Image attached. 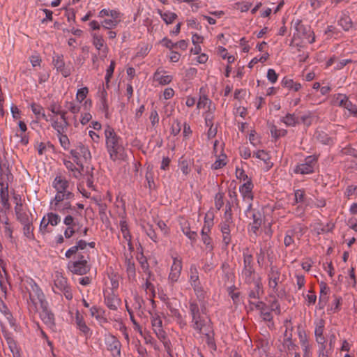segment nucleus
<instances>
[{"instance_id": "obj_17", "label": "nucleus", "mask_w": 357, "mask_h": 357, "mask_svg": "<svg viewBox=\"0 0 357 357\" xmlns=\"http://www.w3.org/2000/svg\"><path fill=\"white\" fill-rule=\"evenodd\" d=\"M95 242H90L87 243L84 240H79V241H77L75 245L71 247L66 251L65 256L67 258H70L73 255L76 254L78 252H87L88 253H89L86 250V247L89 246L91 249H93L95 248Z\"/></svg>"}, {"instance_id": "obj_46", "label": "nucleus", "mask_w": 357, "mask_h": 357, "mask_svg": "<svg viewBox=\"0 0 357 357\" xmlns=\"http://www.w3.org/2000/svg\"><path fill=\"white\" fill-rule=\"evenodd\" d=\"M347 99L348 98L345 95L338 93L337 95L333 97L332 100V103L333 105L344 107V104H346V101Z\"/></svg>"}, {"instance_id": "obj_57", "label": "nucleus", "mask_w": 357, "mask_h": 357, "mask_svg": "<svg viewBox=\"0 0 357 357\" xmlns=\"http://www.w3.org/2000/svg\"><path fill=\"white\" fill-rule=\"evenodd\" d=\"M115 66H116L115 61H112L111 63H110L109 66L107 68V69L106 70L105 82H106V84H107V88L109 87V85H108V83L109 82V79L112 77V75L114 73Z\"/></svg>"}, {"instance_id": "obj_14", "label": "nucleus", "mask_w": 357, "mask_h": 357, "mask_svg": "<svg viewBox=\"0 0 357 357\" xmlns=\"http://www.w3.org/2000/svg\"><path fill=\"white\" fill-rule=\"evenodd\" d=\"M104 302L111 310H117L121 305V299L113 290L104 291Z\"/></svg>"}, {"instance_id": "obj_2", "label": "nucleus", "mask_w": 357, "mask_h": 357, "mask_svg": "<svg viewBox=\"0 0 357 357\" xmlns=\"http://www.w3.org/2000/svg\"><path fill=\"white\" fill-rule=\"evenodd\" d=\"M189 310L192 317L191 323L193 329L197 331L198 333H207L211 324L202 315V314H204V309L201 310L197 302L190 301L189 302Z\"/></svg>"}, {"instance_id": "obj_32", "label": "nucleus", "mask_w": 357, "mask_h": 357, "mask_svg": "<svg viewBox=\"0 0 357 357\" xmlns=\"http://www.w3.org/2000/svg\"><path fill=\"white\" fill-rule=\"evenodd\" d=\"M242 278L247 284H251L255 281V268H243L241 272Z\"/></svg>"}, {"instance_id": "obj_51", "label": "nucleus", "mask_w": 357, "mask_h": 357, "mask_svg": "<svg viewBox=\"0 0 357 357\" xmlns=\"http://www.w3.org/2000/svg\"><path fill=\"white\" fill-rule=\"evenodd\" d=\"M65 107L69 112L74 114H78L82 108L81 106L77 104L74 100L66 101Z\"/></svg>"}, {"instance_id": "obj_13", "label": "nucleus", "mask_w": 357, "mask_h": 357, "mask_svg": "<svg viewBox=\"0 0 357 357\" xmlns=\"http://www.w3.org/2000/svg\"><path fill=\"white\" fill-rule=\"evenodd\" d=\"M105 342L112 357H121V344L114 335H105Z\"/></svg>"}, {"instance_id": "obj_45", "label": "nucleus", "mask_w": 357, "mask_h": 357, "mask_svg": "<svg viewBox=\"0 0 357 357\" xmlns=\"http://www.w3.org/2000/svg\"><path fill=\"white\" fill-rule=\"evenodd\" d=\"M228 197H229V200L227 201V202L231 204L235 205L236 208L240 209L239 200L238 198L237 192H236L235 189L229 190Z\"/></svg>"}, {"instance_id": "obj_4", "label": "nucleus", "mask_w": 357, "mask_h": 357, "mask_svg": "<svg viewBox=\"0 0 357 357\" xmlns=\"http://www.w3.org/2000/svg\"><path fill=\"white\" fill-rule=\"evenodd\" d=\"M75 255H77V260L68 262V270L76 275H82L86 274L90 271V265L89 264L90 259L89 253L87 252H78Z\"/></svg>"}, {"instance_id": "obj_25", "label": "nucleus", "mask_w": 357, "mask_h": 357, "mask_svg": "<svg viewBox=\"0 0 357 357\" xmlns=\"http://www.w3.org/2000/svg\"><path fill=\"white\" fill-rule=\"evenodd\" d=\"M297 35L300 36L299 34L301 32L303 33V39L306 40V42L309 43H312L315 40L314 32L310 29V28H306L302 24H298L296 26Z\"/></svg>"}, {"instance_id": "obj_60", "label": "nucleus", "mask_w": 357, "mask_h": 357, "mask_svg": "<svg viewBox=\"0 0 357 357\" xmlns=\"http://www.w3.org/2000/svg\"><path fill=\"white\" fill-rule=\"evenodd\" d=\"M101 311L102 310L100 308L97 307L96 306H92L90 308L91 316L95 317L97 320H100V319L101 318L104 319L105 322H107V319L101 315Z\"/></svg>"}, {"instance_id": "obj_12", "label": "nucleus", "mask_w": 357, "mask_h": 357, "mask_svg": "<svg viewBox=\"0 0 357 357\" xmlns=\"http://www.w3.org/2000/svg\"><path fill=\"white\" fill-rule=\"evenodd\" d=\"M317 163V158L314 155L307 156L303 163L296 166L294 172L295 174H309L314 172V166Z\"/></svg>"}, {"instance_id": "obj_3", "label": "nucleus", "mask_w": 357, "mask_h": 357, "mask_svg": "<svg viewBox=\"0 0 357 357\" xmlns=\"http://www.w3.org/2000/svg\"><path fill=\"white\" fill-rule=\"evenodd\" d=\"M26 289L29 294L31 302L34 306V309L42 320L43 314L45 312L44 294L42 289L32 280L28 282Z\"/></svg>"}, {"instance_id": "obj_22", "label": "nucleus", "mask_w": 357, "mask_h": 357, "mask_svg": "<svg viewBox=\"0 0 357 357\" xmlns=\"http://www.w3.org/2000/svg\"><path fill=\"white\" fill-rule=\"evenodd\" d=\"M52 126L57 131V133H63L67 128L68 122L64 114L53 116L52 117Z\"/></svg>"}, {"instance_id": "obj_5", "label": "nucleus", "mask_w": 357, "mask_h": 357, "mask_svg": "<svg viewBox=\"0 0 357 357\" xmlns=\"http://www.w3.org/2000/svg\"><path fill=\"white\" fill-rule=\"evenodd\" d=\"M268 286L272 292L278 296H282L284 291L280 290V285L284 281L285 275L281 274L280 269L274 265H271L268 272Z\"/></svg>"}, {"instance_id": "obj_37", "label": "nucleus", "mask_w": 357, "mask_h": 357, "mask_svg": "<svg viewBox=\"0 0 357 357\" xmlns=\"http://www.w3.org/2000/svg\"><path fill=\"white\" fill-rule=\"evenodd\" d=\"M189 282H190L191 286L195 285V284H199L200 283L199 278V272H198L197 268L195 265L190 266Z\"/></svg>"}, {"instance_id": "obj_36", "label": "nucleus", "mask_w": 357, "mask_h": 357, "mask_svg": "<svg viewBox=\"0 0 357 357\" xmlns=\"http://www.w3.org/2000/svg\"><path fill=\"white\" fill-rule=\"evenodd\" d=\"M157 13L167 24H172L177 17L176 13L170 11L162 12L161 10H158Z\"/></svg>"}, {"instance_id": "obj_54", "label": "nucleus", "mask_w": 357, "mask_h": 357, "mask_svg": "<svg viewBox=\"0 0 357 357\" xmlns=\"http://www.w3.org/2000/svg\"><path fill=\"white\" fill-rule=\"evenodd\" d=\"M270 131L272 137L278 139L280 137L284 136L287 134V130L284 129H278L276 126L271 125L270 127Z\"/></svg>"}, {"instance_id": "obj_38", "label": "nucleus", "mask_w": 357, "mask_h": 357, "mask_svg": "<svg viewBox=\"0 0 357 357\" xmlns=\"http://www.w3.org/2000/svg\"><path fill=\"white\" fill-rule=\"evenodd\" d=\"M142 229L153 242L157 243L158 241V236L153 227V225L146 223L142 225Z\"/></svg>"}, {"instance_id": "obj_42", "label": "nucleus", "mask_w": 357, "mask_h": 357, "mask_svg": "<svg viewBox=\"0 0 357 357\" xmlns=\"http://www.w3.org/2000/svg\"><path fill=\"white\" fill-rule=\"evenodd\" d=\"M191 162L190 160H185V159H183V158H181L179 160V163H178V167H179V169H181V171L182 172V173L185 175V176H187L190 174V172H191Z\"/></svg>"}, {"instance_id": "obj_30", "label": "nucleus", "mask_w": 357, "mask_h": 357, "mask_svg": "<svg viewBox=\"0 0 357 357\" xmlns=\"http://www.w3.org/2000/svg\"><path fill=\"white\" fill-rule=\"evenodd\" d=\"M8 197V186H3V185H1L0 190V202L5 210H8L10 208Z\"/></svg>"}, {"instance_id": "obj_9", "label": "nucleus", "mask_w": 357, "mask_h": 357, "mask_svg": "<svg viewBox=\"0 0 357 357\" xmlns=\"http://www.w3.org/2000/svg\"><path fill=\"white\" fill-rule=\"evenodd\" d=\"M70 154L73 158L74 162L83 169V162L90 160L91 158V153L88 147L82 144H78L75 149L70 151Z\"/></svg>"}, {"instance_id": "obj_10", "label": "nucleus", "mask_w": 357, "mask_h": 357, "mask_svg": "<svg viewBox=\"0 0 357 357\" xmlns=\"http://www.w3.org/2000/svg\"><path fill=\"white\" fill-rule=\"evenodd\" d=\"M172 264L170 267V271L168 275V281L172 285L178 281L183 268V261L177 254L172 256Z\"/></svg>"}, {"instance_id": "obj_43", "label": "nucleus", "mask_w": 357, "mask_h": 357, "mask_svg": "<svg viewBox=\"0 0 357 357\" xmlns=\"http://www.w3.org/2000/svg\"><path fill=\"white\" fill-rule=\"evenodd\" d=\"M93 45L96 47L98 50H100L105 46V40L99 33H92Z\"/></svg>"}, {"instance_id": "obj_63", "label": "nucleus", "mask_w": 357, "mask_h": 357, "mask_svg": "<svg viewBox=\"0 0 357 357\" xmlns=\"http://www.w3.org/2000/svg\"><path fill=\"white\" fill-rule=\"evenodd\" d=\"M151 282L152 281L145 280L144 284H142V287L146 291V293H150L151 297H154L155 287Z\"/></svg>"}, {"instance_id": "obj_31", "label": "nucleus", "mask_w": 357, "mask_h": 357, "mask_svg": "<svg viewBox=\"0 0 357 357\" xmlns=\"http://www.w3.org/2000/svg\"><path fill=\"white\" fill-rule=\"evenodd\" d=\"M120 227H121V231L122 233L123 237L125 239V241L128 243V245L132 248V243H131V235L128 229V225L126 220H120Z\"/></svg>"}, {"instance_id": "obj_34", "label": "nucleus", "mask_w": 357, "mask_h": 357, "mask_svg": "<svg viewBox=\"0 0 357 357\" xmlns=\"http://www.w3.org/2000/svg\"><path fill=\"white\" fill-rule=\"evenodd\" d=\"M126 272L129 280H135L136 269L135 265L132 259H126Z\"/></svg>"}, {"instance_id": "obj_7", "label": "nucleus", "mask_w": 357, "mask_h": 357, "mask_svg": "<svg viewBox=\"0 0 357 357\" xmlns=\"http://www.w3.org/2000/svg\"><path fill=\"white\" fill-rule=\"evenodd\" d=\"M14 199L15 202V211L16 216L20 223L33 222V215L28 209L27 206L22 202L20 195H15Z\"/></svg>"}, {"instance_id": "obj_6", "label": "nucleus", "mask_w": 357, "mask_h": 357, "mask_svg": "<svg viewBox=\"0 0 357 357\" xmlns=\"http://www.w3.org/2000/svg\"><path fill=\"white\" fill-rule=\"evenodd\" d=\"M98 17L103 19L101 24L107 29L115 28L121 22V14L116 10L104 8L98 13Z\"/></svg>"}, {"instance_id": "obj_8", "label": "nucleus", "mask_w": 357, "mask_h": 357, "mask_svg": "<svg viewBox=\"0 0 357 357\" xmlns=\"http://www.w3.org/2000/svg\"><path fill=\"white\" fill-rule=\"evenodd\" d=\"M54 284L53 290L55 293L61 291L63 293L66 299L71 300L73 298L70 287L68 284L67 279L61 273L58 272L55 273Z\"/></svg>"}, {"instance_id": "obj_47", "label": "nucleus", "mask_w": 357, "mask_h": 357, "mask_svg": "<svg viewBox=\"0 0 357 357\" xmlns=\"http://www.w3.org/2000/svg\"><path fill=\"white\" fill-rule=\"evenodd\" d=\"M347 99L348 98L345 95L338 93L337 95L333 97L332 100V103L333 105L344 107V104H346V101Z\"/></svg>"}, {"instance_id": "obj_61", "label": "nucleus", "mask_w": 357, "mask_h": 357, "mask_svg": "<svg viewBox=\"0 0 357 357\" xmlns=\"http://www.w3.org/2000/svg\"><path fill=\"white\" fill-rule=\"evenodd\" d=\"M150 51V47L147 44H142L138 47L136 56L138 57H144Z\"/></svg>"}, {"instance_id": "obj_27", "label": "nucleus", "mask_w": 357, "mask_h": 357, "mask_svg": "<svg viewBox=\"0 0 357 357\" xmlns=\"http://www.w3.org/2000/svg\"><path fill=\"white\" fill-rule=\"evenodd\" d=\"M330 291L329 287L324 282L320 284V295L319 299V308H324L327 302V295Z\"/></svg>"}, {"instance_id": "obj_24", "label": "nucleus", "mask_w": 357, "mask_h": 357, "mask_svg": "<svg viewBox=\"0 0 357 357\" xmlns=\"http://www.w3.org/2000/svg\"><path fill=\"white\" fill-rule=\"evenodd\" d=\"M73 193L70 192H56L54 199L50 202V208L53 211L59 209V205L61 202L64 199H69L73 197Z\"/></svg>"}, {"instance_id": "obj_39", "label": "nucleus", "mask_w": 357, "mask_h": 357, "mask_svg": "<svg viewBox=\"0 0 357 357\" xmlns=\"http://www.w3.org/2000/svg\"><path fill=\"white\" fill-rule=\"evenodd\" d=\"M64 165L66 167L72 172L73 176L75 178H79L81 176V169H82L79 166L75 167L74 163L70 160H64Z\"/></svg>"}, {"instance_id": "obj_1", "label": "nucleus", "mask_w": 357, "mask_h": 357, "mask_svg": "<svg viewBox=\"0 0 357 357\" xmlns=\"http://www.w3.org/2000/svg\"><path fill=\"white\" fill-rule=\"evenodd\" d=\"M106 149L112 160H122L125 158V149L122 139L109 126L105 128Z\"/></svg>"}, {"instance_id": "obj_48", "label": "nucleus", "mask_w": 357, "mask_h": 357, "mask_svg": "<svg viewBox=\"0 0 357 357\" xmlns=\"http://www.w3.org/2000/svg\"><path fill=\"white\" fill-rule=\"evenodd\" d=\"M347 99L348 98L345 95L338 93L337 95L333 97L332 100V103L333 105L344 107V104H346V101Z\"/></svg>"}, {"instance_id": "obj_16", "label": "nucleus", "mask_w": 357, "mask_h": 357, "mask_svg": "<svg viewBox=\"0 0 357 357\" xmlns=\"http://www.w3.org/2000/svg\"><path fill=\"white\" fill-rule=\"evenodd\" d=\"M211 225L212 222L205 221V224L201 231L202 241L205 245L206 250L208 252H212L214 248L213 240L209 236Z\"/></svg>"}, {"instance_id": "obj_50", "label": "nucleus", "mask_w": 357, "mask_h": 357, "mask_svg": "<svg viewBox=\"0 0 357 357\" xmlns=\"http://www.w3.org/2000/svg\"><path fill=\"white\" fill-rule=\"evenodd\" d=\"M225 194L223 192L219 191L217 192L214 197L215 207L217 210H220L223 206Z\"/></svg>"}, {"instance_id": "obj_29", "label": "nucleus", "mask_w": 357, "mask_h": 357, "mask_svg": "<svg viewBox=\"0 0 357 357\" xmlns=\"http://www.w3.org/2000/svg\"><path fill=\"white\" fill-rule=\"evenodd\" d=\"M243 267L247 268H254L253 266V255L248 248H245L243 250Z\"/></svg>"}, {"instance_id": "obj_21", "label": "nucleus", "mask_w": 357, "mask_h": 357, "mask_svg": "<svg viewBox=\"0 0 357 357\" xmlns=\"http://www.w3.org/2000/svg\"><path fill=\"white\" fill-rule=\"evenodd\" d=\"M172 77L164 70H158L154 73L153 83L155 87L168 84L172 82Z\"/></svg>"}, {"instance_id": "obj_33", "label": "nucleus", "mask_w": 357, "mask_h": 357, "mask_svg": "<svg viewBox=\"0 0 357 357\" xmlns=\"http://www.w3.org/2000/svg\"><path fill=\"white\" fill-rule=\"evenodd\" d=\"M181 230L183 233L191 241H195L197 238V233L190 230V225L188 221L181 223Z\"/></svg>"}, {"instance_id": "obj_41", "label": "nucleus", "mask_w": 357, "mask_h": 357, "mask_svg": "<svg viewBox=\"0 0 357 357\" xmlns=\"http://www.w3.org/2000/svg\"><path fill=\"white\" fill-rule=\"evenodd\" d=\"M282 86L289 89H300L301 88V85L299 83L294 82L292 79L288 77L283 78L282 80Z\"/></svg>"}, {"instance_id": "obj_52", "label": "nucleus", "mask_w": 357, "mask_h": 357, "mask_svg": "<svg viewBox=\"0 0 357 357\" xmlns=\"http://www.w3.org/2000/svg\"><path fill=\"white\" fill-rule=\"evenodd\" d=\"M46 326H47L53 331H55V319L52 312H49L46 309Z\"/></svg>"}, {"instance_id": "obj_11", "label": "nucleus", "mask_w": 357, "mask_h": 357, "mask_svg": "<svg viewBox=\"0 0 357 357\" xmlns=\"http://www.w3.org/2000/svg\"><path fill=\"white\" fill-rule=\"evenodd\" d=\"M151 324L158 338L162 342L165 347H168L169 342L167 340L166 333L162 329V319L158 314H151Z\"/></svg>"}, {"instance_id": "obj_58", "label": "nucleus", "mask_w": 357, "mask_h": 357, "mask_svg": "<svg viewBox=\"0 0 357 357\" xmlns=\"http://www.w3.org/2000/svg\"><path fill=\"white\" fill-rule=\"evenodd\" d=\"M301 347L303 351V357L312 356V345L310 342L301 344Z\"/></svg>"}, {"instance_id": "obj_62", "label": "nucleus", "mask_w": 357, "mask_h": 357, "mask_svg": "<svg viewBox=\"0 0 357 357\" xmlns=\"http://www.w3.org/2000/svg\"><path fill=\"white\" fill-rule=\"evenodd\" d=\"M248 218L252 219V222H262V214L258 210L252 211V213L246 215Z\"/></svg>"}, {"instance_id": "obj_26", "label": "nucleus", "mask_w": 357, "mask_h": 357, "mask_svg": "<svg viewBox=\"0 0 357 357\" xmlns=\"http://www.w3.org/2000/svg\"><path fill=\"white\" fill-rule=\"evenodd\" d=\"M69 183L67 180L61 176H57L53 182V187L56 192H70L68 190Z\"/></svg>"}, {"instance_id": "obj_28", "label": "nucleus", "mask_w": 357, "mask_h": 357, "mask_svg": "<svg viewBox=\"0 0 357 357\" xmlns=\"http://www.w3.org/2000/svg\"><path fill=\"white\" fill-rule=\"evenodd\" d=\"M283 345L287 349L288 355H293L298 349V346L292 341V334L291 333H289V337L284 338Z\"/></svg>"}, {"instance_id": "obj_15", "label": "nucleus", "mask_w": 357, "mask_h": 357, "mask_svg": "<svg viewBox=\"0 0 357 357\" xmlns=\"http://www.w3.org/2000/svg\"><path fill=\"white\" fill-rule=\"evenodd\" d=\"M53 65L56 70L61 73V75L66 77L70 75L73 68L72 65L69 63H65L63 59V56L55 55L53 57Z\"/></svg>"}, {"instance_id": "obj_20", "label": "nucleus", "mask_w": 357, "mask_h": 357, "mask_svg": "<svg viewBox=\"0 0 357 357\" xmlns=\"http://www.w3.org/2000/svg\"><path fill=\"white\" fill-rule=\"evenodd\" d=\"M234 225L233 219L225 218L220 225V231L222 234V243L227 247L231 242L230 227Z\"/></svg>"}, {"instance_id": "obj_23", "label": "nucleus", "mask_w": 357, "mask_h": 357, "mask_svg": "<svg viewBox=\"0 0 357 357\" xmlns=\"http://www.w3.org/2000/svg\"><path fill=\"white\" fill-rule=\"evenodd\" d=\"M89 91H77L76 98L74 101L77 102L84 111L91 109L92 102L89 98H86Z\"/></svg>"}, {"instance_id": "obj_44", "label": "nucleus", "mask_w": 357, "mask_h": 357, "mask_svg": "<svg viewBox=\"0 0 357 357\" xmlns=\"http://www.w3.org/2000/svg\"><path fill=\"white\" fill-rule=\"evenodd\" d=\"M338 24L344 30L349 31L352 26V22L351 18L346 15H342L338 20Z\"/></svg>"}, {"instance_id": "obj_49", "label": "nucleus", "mask_w": 357, "mask_h": 357, "mask_svg": "<svg viewBox=\"0 0 357 357\" xmlns=\"http://www.w3.org/2000/svg\"><path fill=\"white\" fill-rule=\"evenodd\" d=\"M200 335H204L206 339V343L209 348H211L212 350H216V344L214 342V340L212 337V328L211 326L208 327V331L205 333H199Z\"/></svg>"}, {"instance_id": "obj_64", "label": "nucleus", "mask_w": 357, "mask_h": 357, "mask_svg": "<svg viewBox=\"0 0 357 357\" xmlns=\"http://www.w3.org/2000/svg\"><path fill=\"white\" fill-rule=\"evenodd\" d=\"M33 222H28V223H24L22 224L23 226V232L26 237L31 238L33 236L32 231H33Z\"/></svg>"}, {"instance_id": "obj_35", "label": "nucleus", "mask_w": 357, "mask_h": 357, "mask_svg": "<svg viewBox=\"0 0 357 357\" xmlns=\"http://www.w3.org/2000/svg\"><path fill=\"white\" fill-rule=\"evenodd\" d=\"M254 155L264 161L268 169H270L273 166V163L271 162L270 155L266 151L264 150H259L254 153Z\"/></svg>"}, {"instance_id": "obj_19", "label": "nucleus", "mask_w": 357, "mask_h": 357, "mask_svg": "<svg viewBox=\"0 0 357 357\" xmlns=\"http://www.w3.org/2000/svg\"><path fill=\"white\" fill-rule=\"evenodd\" d=\"M75 322L77 329L80 331L82 335L85 336L86 338L91 337L92 335V331L86 325L83 316L79 313L78 310H77L75 313Z\"/></svg>"}, {"instance_id": "obj_40", "label": "nucleus", "mask_w": 357, "mask_h": 357, "mask_svg": "<svg viewBox=\"0 0 357 357\" xmlns=\"http://www.w3.org/2000/svg\"><path fill=\"white\" fill-rule=\"evenodd\" d=\"M282 121L287 126H295L299 123V118L296 116L294 114H287L282 119Z\"/></svg>"}, {"instance_id": "obj_59", "label": "nucleus", "mask_w": 357, "mask_h": 357, "mask_svg": "<svg viewBox=\"0 0 357 357\" xmlns=\"http://www.w3.org/2000/svg\"><path fill=\"white\" fill-rule=\"evenodd\" d=\"M57 136L61 146L66 150L68 149L70 147V142L67 135H63V133H57Z\"/></svg>"}, {"instance_id": "obj_18", "label": "nucleus", "mask_w": 357, "mask_h": 357, "mask_svg": "<svg viewBox=\"0 0 357 357\" xmlns=\"http://www.w3.org/2000/svg\"><path fill=\"white\" fill-rule=\"evenodd\" d=\"M254 185L252 180H248L239 187V192L242 197L243 201L245 202H250L253 201L254 195L253 190Z\"/></svg>"}, {"instance_id": "obj_56", "label": "nucleus", "mask_w": 357, "mask_h": 357, "mask_svg": "<svg viewBox=\"0 0 357 357\" xmlns=\"http://www.w3.org/2000/svg\"><path fill=\"white\" fill-rule=\"evenodd\" d=\"M8 347L13 354V357H20V351L17 345V343L13 340H10V341L7 342Z\"/></svg>"}, {"instance_id": "obj_55", "label": "nucleus", "mask_w": 357, "mask_h": 357, "mask_svg": "<svg viewBox=\"0 0 357 357\" xmlns=\"http://www.w3.org/2000/svg\"><path fill=\"white\" fill-rule=\"evenodd\" d=\"M325 321L324 319H319L315 323L314 335H324Z\"/></svg>"}, {"instance_id": "obj_53", "label": "nucleus", "mask_w": 357, "mask_h": 357, "mask_svg": "<svg viewBox=\"0 0 357 357\" xmlns=\"http://www.w3.org/2000/svg\"><path fill=\"white\" fill-rule=\"evenodd\" d=\"M226 158L227 156L225 154H222L220 155L219 158L212 165V169H218L223 167L227 164Z\"/></svg>"}]
</instances>
